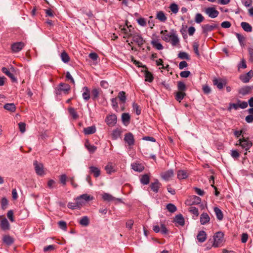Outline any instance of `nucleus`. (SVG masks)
Listing matches in <instances>:
<instances>
[{"label": "nucleus", "mask_w": 253, "mask_h": 253, "mask_svg": "<svg viewBox=\"0 0 253 253\" xmlns=\"http://www.w3.org/2000/svg\"><path fill=\"white\" fill-rule=\"evenodd\" d=\"M132 107L136 115H139L141 114V110L139 106L137 103L134 102L133 103Z\"/></svg>", "instance_id": "obj_49"}, {"label": "nucleus", "mask_w": 253, "mask_h": 253, "mask_svg": "<svg viewBox=\"0 0 253 253\" xmlns=\"http://www.w3.org/2000/svg\"><path fill=\"white\" fill-rule=\"evenodd\" d=\"M214 211L216 214V218L219 220H221L223 218V215L222 211L217 207H215L214 208Z\"/></svg>", "instance_id": "obj_33"}, {"label": "nucleus", "mask_w": 253, "mask_h": 253, "mask_svg": "<svg viewBox=\"0 0 253 253\" xmlns=\"http://www.w3.org/2000/svg\"><path fill=\"white\" fill-rule=\"evenodd\" d=\"M61 57L62 61L64 63H68L70 61V57L65 51L61 53Z\"/></svg>", "instance_id": "obj_43"}, {"label": "nucleus", "mask_w": 253, "mask_h": 253, "mask_svg": "<svg viewBox=\"0 0 253 253\" xmlns=\"http://www.w3.org/2000/svg\"><path fill=\"white\" fill-rule=\"evenodd\" d=\"M4 108L11 112H14L16 107L14 103H7L4 105Z\"/></svg>", "instance_id": "obj_38"}, {"label": "nucleus", "mask_w": 253, "mask_h": 253, "mask_svg": "<svg viewBox=\"0 0 253 253\" xmlns=\"http://www.w3.org/2000/svg\"><path fill=\"white\" fill-rule=\"evenodd\" d=\"M205 13L211 18H214L217 17L219 14V12L214 7H208L206 8Z\"/></svg>", "instance_id": "obj_10"}, {"label": "nucleus", "mask_w": 253, "mask_h": 253, "mask_svg": "<svg viewBox=\"0 0 253 253\" xmlns=\"http://www.w3.org/2000/svg\"><path fill=\"white\" fill-rule=\"evenodd\" d=\"M80 224L83 226H87L89 223V218L87 216H84L81 218L79 221Z\"/></svg>", "instance_id": "obj_34"}, {"label": "nucleus", "mask_w": 253, "mask_h": 253, "mask_svg": "<svg viewBox=\"0 0 253 253\" xmlns=\"http://www.w3.org/2000/svg\"><path fill=\"white\" fill-rule=\"evenodd\" d=\"M174 221L181 226H184L185 224L184 219L181 214H178L175 216Z\"/></svg>", "instance_id": "obj_21"}, {"label": "nucleus", "mask_w": 253, "mask_h": 253, "mask_svg": "<svg viewBox=\"0 0 253 253\" xmlns=\"http://www.w3.org/2000/svg\"><path fill=\"white\" fill-rule=\"evenodd\" d=\"M189 175V173L187 170H179L177 171V178L180 180L186 179L188 176Z\"/></svg>", "instance_id": "obj_19"}, {"label": "nucleus", "mask_w": 253, "mask_h": 253, "mask_svg": "<svg viewBox=\"0 0 253 253\" xmlns=\"http://www.w3.org/2000/svg\"><path fill=\"white\" fill-rule=\"evenodd\" d=\"M89 169H90V173L93 174L95 177H98L100 175V170L98 168L94 166H90Z\"/></svg>", "instance_id": "obj_23"}, {"label": "nucleus", "mask_w": 253, "mask_h": 253, "mask_svg": "<svg viewBox=\"0 0 253 253\" xmlns=\"http://www.w3.org/2000/svg\"><path fill=\"white\" fill-rule=\"evenodd\" d=\"M0 227L3 230H7L9 229L10 225L8 220L5 218L2 219L0 223Z\"/></svg>", "instance_id": "obj_24"}, {"label": "nucleus", "mask_w": 253, "mask_h": 253, "mask_svg": "<svg viewBox=\"0 0 253 253\" xmlns=\"http://www.w3.org/2000/svg\"><path fill=\"white\" fill-rule=\"evenodd\" d=\"M241 26L243 30L247 32H251L252 31V26L247 22H242L241 23Z\"/></svg>", "instance_id": "obj_31"}, {"label": "nucleus", "mask_w": 253, "mask_h": 253, "mask_svg": "<svg viewBox=\"0 0 253 253\" xmlns=\"http://www.w3.org/2000/svg\"><path fill=\"white\" fill-rule=\"evenodd\" d=\"M198 241L200 243L204 242L207 239V234L204 231H200L197 236Z\"/></svg>", "instance_id": "obj_20"}, {"label": "nucleus", "mask_w": 253, "mask_h": 253, "mask_svg": "<svg viewBox=\"0 0 253 253\" xmlns=\"http://www.w3.org/2000/svg\"><path fill=\"white\" fill-rule=\"evenodd\" d=\"M140 182L144 185L148 184L150 182L149 176L147 174L143 175L140 179Z\"/></svg>", "instance_id": "obj_37"}, {"label": "nucleus", "mask_w": 253, "mask_h": 253, "mask_svg": "<svg viewBox=\"0 0 253 253\" xmlns=\"http://www.w3.org/2000/svg\"><path fill=\"white\" fill-rule=\"evenodd\" d=\"M82 96L85 101H88L90 98V92L87 86H84L82 89Z\"/></svg>", "instance_id": "obj_15"}, {"label": "nucleus", "mask_w": 253, "mask_h": 253, "mask_svg": "<svg viewBox=\"0 0 253 253\" xmlns=\"http://www.w3.org/2000/svg\"><path fill=\"white\" fill-rule=\"evenodd\" d=\"M2 240L3 243L8 246L11 245L14 242L13 239L9 235L3 236Z\"/></svg>", "instance_id": "obj_30"}, {"label": "nucleus", "mask_w": 253, "mask_h": 253, "mask_svg": "<svg viewBox=\"0 0 253 253\" xmlns=\"http://www.w3.org/2000/svg\"><path fill=\"white\" fill-rule=\"evenodd\" d=\"M67 176L66 174H62L60 177V181L61 183L63 185H65L66 184L67 181Z\"/></svg>", "instance_id": "obj_62"}, {"label": "nucleus", "mask_w": 253, "mask_h": 253, "mask_svg": "<svg viewBox=\"0 0 253 253\" xmlns=\"http://www.w3.org/2000/svg\"><path fill=\"white\" fill-rule=\"evenodd\" d=\"M19 129L21 133L25 131L26 124L24 123L20 122L18 124Z\"/></svg>", "instance_id": "obj_61"}, {"label": "nucleus", "mask_w": 253, "mask_h": 253, "mask_svg": "<svg viewBox=\"0 0 253 253\" xmlns=\"http://www.w3.org/2000/svg\"><path fill=\"white\" fill-rule=\"evenodd\" d=\"M67 207L69 209H72V210H75V209H80L78 207V206L77 204H76V202H69L68 204Z\"/></svg>", "instance_id": "obj_53"}, {"label": "nucleus", "mask_w": 253, "mask_h": 253, "mask_svg": "<svg viewBox=\"0 0 253 253\" xmlns=\"http://www.w3.org/2000/svg\"><path fill=\"white\" fill-rule=\"evenodd\" d=\"M177 89L178 91H184L185 92L186 90V86L185 84L181 81L177 82Z\"/></svg>", "instance_id": "obj_39"}, {"label": "nucleus", "mask_w": 253, "mask_h": 253, "mask_svg": "<svg viewBox=\"0 0 253 253\" xmlns=\"http://www.w3.org/2000/svg\"><path fill=\"white\" fill-rule=\"evenodd\" d=\"M99 94V89L96 88H94L91 91L92 99L93 100H95Z\"/></svg>", "instance_id": "obj_41"}, {"label": "nucleus", "mask_w": 253, "mask_h": 253, "mask_svg": "<svg viewBox=\"0 0 253 253\" xmlns=\"http://www.w3.org/2000/svg\"><path fill=\"white\" fill-rule=\"evenodd\" d=\"M160 34L162 35V39L166 42H170L173 46H177L179 43V39L178 37L176 31L173 29L170 30L168 33L167 30H162Z\"/></svg>", "instance_id": "obj_1"}, {"label": "nucleus", "mask_w": 253, "mask_h": 253, "mask_svg": "<svg viewBox=\"0 0 253 253\" xmlns=\"http://www.w3.org/2000/svg\"><path fill=\"white\" fill-rule=\"evenodd\" d=\"M132 169L135 171L141 172L144 169V166L139 163H133L131 164Z\"/></svg>", "instance_id": "obj_25"}, {"label": "nucleus", "mask_w": 253, "mask_h": 253, "mask_svg": "<svg viewBox=\"0 0 253 253\" xmlns=\"http://www.w3.org/2000/svg\"><path fill=\"white\" fill-rule=\"evenodd\" d=\"M213 84L219 89L223 88L224 85L225 84V83L224 84L222 81L220 79H214L213 80Z\"/></svg>", "instance_id": "obj_27"}, {"label": "nucleus", "mask_w": 253, "mask_h": 253, "mask_svg": "<svg viewBox=\"0 0 253 253\" xmlns=\"http://www.w3.org/2000/svg\"><path fill=\"white\" fill-rule=\"evenodd\" d=\"M174 172L172 169H169L167 171L161 173L162 178L166 181H169L173 176Z\"/></svg>", "instance_id": "obj_13"}, {"label": "nucleus", "mask_w": 253, "mask_h": 253, "mask_svg": "<svg viewBox=\"0 0 253 253\" xmlns=\"http://www.w3.org/2000/svg\"><path fill=\"white\" fill-rule=\"evenodd\" d=\"M59 227L64 231L67 230V223L64 221H59L58 222Z\"/></svg>", "instance_id": "obj_57"}, {"label": "nucleus", "mask_w": 253, "mask_h": 253, "mask_svg": "<svg viewBox=\"0 0 253 253\" xmlns=\"http://www.w3.org/2000/svg\"><path fill=\"white\" fill-rule=\"evenodd\" d=\"M105 169L108 174L111 173L114 171L113 167L110 164H108L105 167Z\"/></svg>", "instance_id": "obj_60"}, {"label": "nucleus", "mask_w": 253, "mask_h": 253, "mask_svg": "<svg viewBox=\"0 0 253 253\" xmlns=\"http://www.w3.org/2000/svg\"><path fill=\"white\" fill-rule=\"evenodd\" d=\"M218 25L217 24L213 23L211 25L206 24L202 26L203 33L207 34L209 32L213 31L214 29L217 28Z\"/></svg>", "instance_id": "obj_8"}, {"label": "nucleus", "mask_w": 253, "mask_h": 253, "mask_svg": "<svg viewBox=\"0 0 253 253\" xmlns=\"http://www.w3.org/2000/svg\"><path fill=\"white\" fill-rule=\"evenodd\" d=\"M161 186V184L157 179L155 180L154 182H152L150 184V187L152 190L155 193H157L159 192V190Z\"/></svg>", "instance_id": "obj_18"}, {"label": "nucleus", "mask_w": 253, "mask_h": 253, "mask_svg": "<svg viewBox=\"0 0 253 253\" xmlns=\"http://www.w3.org/2000/svg\"><path fill=\"white\" fill-rule=\"evenodd\" d=\"M34 165L36 173L39 175H43L44 174V170L43 165L41 163H38L37 161H34Z\"/></svg>", "instance_id": "obj_11"}, {"label": "nucleus", "mask_w": 253, "mask_h": 253, "mask_svg": "<svg viewBox=\"0 0 253 253\" xmlns=\"http://www.w3.org/2000/svg\"><path fill=\"white\" fill-rule=\"evenodd\" d=\"M253 77V71L251 70L247 74L240 76V79L244 83H247Z\"/></svg>", "instance_id": "obj_14"}, {"label": "nucleus", "mask_w": 253, "mask_h": 253, "mask_svg": "<svg viewBox=\"0 0 253 253\" xmlns=\"http://www.w3.org/2000/svg\"><path fill=\"white\" fill-rule=\"evenodd\" d=\"M118 98L123 103H125L126 101V96L125 92L122 91L118 93Z\"/></svg>", "instance_id": "obj_44"}, {"label": "nucleus", "mask_w": 253, "mask_h": 253, "mask_svg": "<svg viewBox=\"0 0 253 253\" xmlns=\"http://www.w3.org/2000/svg\"><path fill=\"white\" fill-rule=\"evenodd\" d=\"M122 32L124 34V38H131L134 31L133 28L132 26L127 27L126 28L124 27L121 29Z\"/></svg>", "instance_id": "obj_9"}, {"label": "nucleus", "mask_w": 253, "mask_h": 253, "mask_svg": "<svg viewBox=\"0 0 253 253\" xmlns=\"http://www.w3.org/2000/svg\"><path fill=\"white\" fill-rule=\"evenodd\" d=\"M224 234L222 232H217L213 236V243L212 246L217 248L221 246L223 242Z\"/></svg>", "instance_id": "obj_3"}, {"label": "nucleus", "mask_w": 253, "mask_h": 253, "mask_svg": "<svg viewBox=\"0 0 253 253\" xmlns=\"http://www.w3.org/2000/svg\"><path fill=\"white\" fill-rule=\"evenodd\" d=\"M178 57L181 59L189 60L188 54L185 52H180L178 54Z\"/></svg>", "instance_id": "obj_48"}, {"label": "nucleus", "mask_w": 253, "mask_h": 253, "mask_svg": "<svg viewBox=\"0 0 253 253\" xmlns=\"http://www.w3.org/2000/svg\"><path fill=\"white\" fill-rule=\"evenodd\" d=\"M231 155L234 159H238L240 156V154L236 150H231Z\"/></svg>", "instance_id": "obj_59"}, {"label": "nucleus", "mask_w": 253, "mask_h": 253, "mask_svg": "<svg viewBox=\"0 0 253 253\" xmlns=\"http://www.w3.org/2000/svg\"><path fill=\"white\" fill-rule=\"evenodd\" d=\"M25 46V43L22 42H15L11 44V49L13 53H15L20 51Z\"/></svg>", "instance_id": "obj_5"}, {"label": "nucleus", "mask_w": 253, "mask_h": 253, "mask_svg": "<svg viewBox=\"0 0 253 253\" xmlns=\"http://www.w3.org/2000/svg\"><path fill=\"white\" fill-rule=\"evenodd\" d=\"M130 116L128 113H124L122 115V120L125 125H127L129 123Z\"/></svg>", "instance_id": "obj_28"}, {"label": "nucleus", "mask_w": 253, "mask_h": 253, "mask_svg": "<svg viewBox=\"0 0 253 253\" xmlns=\"http://www.w3.org/2000/svg\"><path fill=\"white\" fill-rule=\"evenodd\" d=\"M96 130V127L94 126H92L84 128V133L85 135H89L94 133Z\"/></svg>", "instance_id": "obj_22"}, {"label": "nucleus", "mask_w": 253, "mask_h": 253, "mask_svg": "<svg viewBox=\"0 0 253 253\" xmlns=\"http://www.w3.org/2000/svg\"><path fill=\"white\" fill-rule=\"evenodd\" d=\"M185 96H186V93L185 92L177 91L175 93V99L178 102H180Z\"/></svg>", "instance_id": "obj_29"}, {"label": "nucleus", "mask_w": 253, "mask_h": 253, "mask_svg": "<svg viewBox=\"0 0 253 253\" xmlns=\"http://www.w3.org/2000/svg\"><path fill=\"white\" fill-rule=\"evenodd\" d=\"M170 10L173 13H177L178 11V6L175 3H172L169 6Z\"/></svg>", "instance_id": "obj_56"}, {"label": "nucleus", "mask_w": 253, "mask_h": 253, "mask_svg": "<svg viewBox=\"0 0 253 253\" xmlns=\"http://www.w3.org/2000/svg\"><path fill=\"white\" fill-rule=\"evenodd\" d=\"M75 201L76 202V204L78 206V207L79 209H81V207L84 205V202L83 201L82 199L80 198V197H78L76 199Z\"/></svg>", "instance_id": "obj_54"}, {"label": "nucleus", "mask_w": 253, "mask_h": 253, "mask_svg": "<svg viewBox=\"0 0 253 253\" xmlns=\"http://www.w3.org/2000/svg\"><path fill=\"white\" fill-rule=\"evenodd\" d=\"M251 90V87L249 86H244L242 88H241L239 91V92L240 94L245 95L246 94H249Z\"/></svg>", "instance_id": "obj_32"}, {"label": "nucleus", "mask_w": 253, "mask_h": 253, "mask_svg": "<svg viewBox=\"0 0 253 253\" xmlns=\"http://www.w3.org/2000/svg\"><path fill=\"white\" fill-rule=\"evenodd\" d=\"M138 23L141 26H145L146 25V22L144 18H140L137 20Z\"/></svg>", "instance_id": "obj_64"}, {"label": "nucleus", "mask_w": 253, "mask_h": 253, "mask_svg": "<svg viewBox=\"0 0 253 253\" xmlns=\"http://www.w3.org/2000/svg\"><path fill=\"white\" fill-rule=\"evenodd\" d=\"M157 18L162 22H165L167 20V17L164 12L160 11L157 14Z\"/></svg>", "instance_id": "obj_40"}, {"label": "nucleus", "mask_w": 253, "mask_h": 253, "mask_svg": "<svg viewBox=\"0 0 253 253\" xmlns=\"http://www.w3.org/2000/svg\"><path fill=\"white\" fill-rule=\"evenodd\" d=\"M236 36L241 46H244V42L245 41V38L240 34L236 33Z\"/></svg>", "instance_id": "obj_45"}, {"label": "nucleus", "mask_w": 253, "mask_h": 253, "mask_svg": "<svg viewBox=\"0 0 253 253\" xmlns=\"http://www.w3.org/2000/svg\"><path fill=\"white\" fill-rule=\"evenodd\" d=\"M117 116L114 114H111L107 115L105 120L107 125L110 126H115L117 123Z\"/></svg>", "instance_id": "obj_6"}, {"label": "nucleus", "mask_w": 253, "mask_h": 253, "mask_svg": "<svg viewBox=\"0 0 253 253\" xmlns=\"http://www.w3.org/2000/svg\"><path fill=\"white\" fill-rule=\"evenodd\" d=\"M85 146L91 153H93L96 150L97 147L94 145H91L88 141H86L85 143Z\"/></svg>", "instance_id": "obj_35"}, {"label": "nucleus", "mask_w": 253, "mask_h": 253, "mask_svg": "<svg viewBox=\"0 0 253 253\" xmlns=\"http://www.w3.org/2000/svg\"><path fill=\"white\" fill-rule=\"evenodd\" d=\"M68 111L70 114L72 116L73 119H77L79 117L77 112L74 108L70 107L68 109Z\"/></svg>", "instance_id": "obj_47"}, {"label": "nucleus", "mask_w": 253, "mask_h": 253, "mask_svg": "<svg viewBox=\"0 0 253 253\" xmlns=\"http://www.w3.org/2000/svg\"><path fill=\"white\" fill-rule=\"evenodd\" d=\"M210 220V217L207 213L203 212L201 214L200 221L202 225H205L208 223L209 222Z\"/></svg>", "instance_id": "obj_16"}, {"label": "nucleus", "mask_w": 253, "mask_h": 253, "mask_svg": "<svg viewBox=\"0 0 253 253\" xmlns=\"http://www.w3.org/2000/svg\"><path fill=\"white\" fill-rule=\"evenodd\" d=\"M199 46V44L198 42H194L193 44L194 52L198 57L200 56V53L198 50Z\"/></svg>", "instance_id": "obj_52"}, {"label": "nucleus", "mask_w": 253, "mask_h": 253, "mask_svg": "<svg viewBox=\"0 0 253 253\" xmlns=\"http://www.w3.org/2000/svg\"><path fill=\"white\" fill-rule=\"evenodd\" d=\"M151 44L153 47H155L158 50H162L164 48L162 44L157 41H152Z\"/></svg>", "instance_id": "obj_42"}, {"label": "nucleus", "mask_w": 253, "mask_h": 253, "mask_svg": "<svg viewBox=\"0 0 253 253\" xmlns=\"http://www.w3.org/2000/svg\"><path fill=\"white\" fill-rule=\"evenodd\" d=\"M124 140L129 146H133L134 144V136L130 132L127 133L125 134Z\"/></svg>", "instance_id": "obj_12"}, {"label": "nucleus", "mask_w": 253, "mask_h": 253, "mask_svg": "<svg viewBox=\"0 0 253 253\" xmlns=\"http://www.w3.org/2000/svg\"><path fill=\"white\" fill-rule=\"evenodd\" d=\"M121 132L119 128L113 130L112 133V138L114 140L118 139L120 136Z\"/></svg>", "instance_id": "obj_36"}, {"label": "nucleus", "mask_w": 253, "mask_h": 253, "mask_svg": "<svg viewBox=\"0 0 253 253\" xmlns=\"http://www.w3.org/2000/svg\"><path fill=\"white\" fill-rule=\"evenodd\" d=\"M190 74L191 73L189 71H184L180 73V76L182 78H187L190 76Z\"/></svg>", "instance_id": "obj_63"}, {"label": "nucleus", "mask_w": 253, "mask_h": 253, "mask_svg": "<svg viewBox=\"0 0 253 253\" xmlns=\"http://www.w3.org/2000/svg\"><path fill=\"white\" fill-rule=\"evenodd\" d=\"M131 35L132 42H128V44L130 46H131V45L133 44V42H135L139 47H141L142 45L144 44L145 41L139 33L136 32L134 30L133 34Z\"/></svg>", "instance_id": "obj_2"}, {"label": "nucleus", "mask_w": 253, "mask_h": 253, "mask_svg": "<svg viewBox=\"0 0 253 253\" xmlns=\"http://www.w3.org/2000/svg\"><path fill=\"white\" fill-rule=\"evenodd\" d=\"M2 72L8 77L12 82H15L16 81V78L14 77L13 73L6 67H2L1 68Z\"/></svg>", "instance_id": "obj_17"}, {"label": "nucleus", "mask_w": 253, "mask_h": 253, "mask_svg": "<svg viewBox=\"0 0 253 253\" xmlns=\"http://www.w3.org/2000/svg\"><path fill=\"white\" fill-rule=\"evenodd\" d=\"M167 209L169 211L173 213L176 211L177 208L176 206L173 204H168L167 205Z\"/></svg>", "instance_id": "obj_51"}, {"label": "nucleus", "mask_w": 253, "mask_h": 253, "mask_svg": "<svg viewBox=\"0 0 253 253\" xmlns=\"http://www.w3.org/2000/svg\"><path fill=\"white\" fill-rule=\"evenodd\" d=\"M80 197L84 202L92 200V197H91L86 194H83Z\"/></svg>", "instance_id": "obj_55"}, {"label": "nucleus", "mask_w": 253, "mask_h": 253, "mask_svg": "<svg viewBox=\"0 0 253 253\" xmlns=\"http://www.w3.org/2000/svg\"><path fill=\"white\" fill-rule=\"evenodd\" d=\"M71 89L70 85L67 84L60 83L57 87L55 89V92L57 95L60 94L61 92L67 94Z\"/></svg>", "instance_id": "obj_4"}, {"label": "nucleus", "mask_w": 253, "mask_h": 253, "mask_svg": "<svg viewBox=\"0 0 253 253\" xmlns=\"http://www.w3.org/2000/svg\"><path fill=\"white\" fill-rule=\"evenodd\" d=\"M144 72V76L145 78V81L148 82L149 83L152 82L154 80V77L153 74L147 70H145Z\"/></svg>", "instance_id": "obj_26"}, {"label": "nucleus", "mask_w": 253, "mask_h": 253, "mask_svg": "<svg viewBox=\"0 0 253 253\" xmlns=\"http://www.w3.org/2000/svg\"><path fill=\"white\" fill-rule=\"evenodd\" d=\"M102 198L104 201H112L114 200L115 198L108 193H104L102 195Z\"/></svg>", "instance_id": "obj_46"}, {"label": "nucleus", "mask_w": 253, "mask_h": 253, "mask_svg": "<svg viewBox=\"0 0 253 253\" xmlns=\"http://www.w3.org/2000/svg\"><path fill=\"white\" fill-rule=\"evenodd\" d=\"M238 145H240L246 151H248L252 146L251 141L248 138H243L239 140Z\"/></svg>", "instance_id": "obj_7"}, {"label": "nucleus", "mask_w": 253, "mask_h": 253, "mask_svg": "<svg viewBox=\"0 0 253 253\" xmlns=\"http://www.w3.org/2000/svg\"><path fill=\"white\" fill-rule=\"evenodd\" d=\"M112 107L116 110L118 107L117 98H113L111 100Z\"/></svg>", "instance_id": "obj_58"}, {"label": "nucleus", "mask_w": 253, "mask_h": 253, "mask_svg": "<svg viewBox=\"0 0 253 253\" xmlns=\"http://www.w3.org/2000/svg\"><path fill=\"white\" fill-rule=\"evenodd\" d=\"M204 19V17L201 13H197L195 17V21L197 23H200L203 21Z\"/></svg>", "instance_id": "obj_50"}]
</instances>
